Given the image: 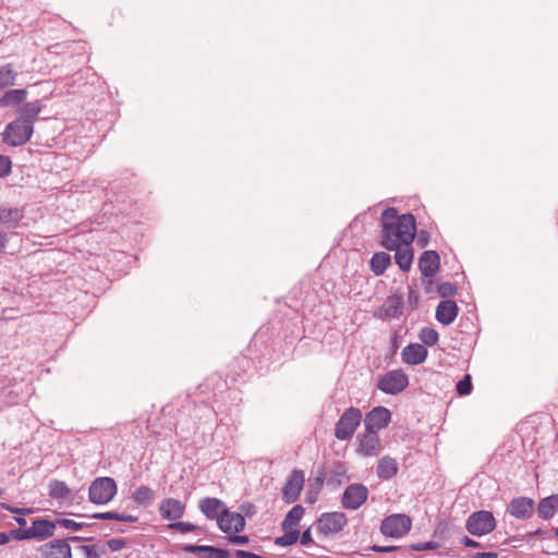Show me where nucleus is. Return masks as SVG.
Instances as JSON below:
<instances>
[{"mask_svg":"<svg viewBox=\"0 0 558 558\" xmlns=\"http://www.w3.org/2000/svg\"><path fill=\"white\" fill-rule=\"evenodd\" d=\"M380 245L387 251L409 246L416 234V218L413 214L399 215L396 207H387L380 215Z\"/></svg>","mask_w":558,"mask_h":558,"instance_id":"obj_1","label":"nucleus"},{"mask_svg":"<svg viewBox=\"0 0 558 558\" xmlns=\"http://www.w3.org/2000/svg\"><path fill=\"white\" fill-rule=\"evenodd\" d=\"M41 110L43 104L39 99L17 107L15 119L9 122L0 134L1 142L10 147H21L27 144L34 134L35 122Z\"/></svg>","mask_w":558,"mask_h":558,"instance_id":"obj_2","label":"nucleus"},{"mask_svg":"<svg viewBox=\"0 0 558 558\" xmlns=\"http://www.w3.org/2000/svg\"><path fill=\"white\" fill-rule=\"evenodd\" d=\"M57 520L51 521L45 518L33 520L32 525L27 529H14L10 531L12 538L16 541L37 539L44 541L54 534Z\"/></svg>","mask_w":558,"mask_h":558,"instance_id":"obj_3","label":"nucleus"},{"mask_svg":"<svg viewBox=\"0 0 558 558\" xmlns=\"http://www.w3.org/2000/svg\"><path fill=\"white\" fill-rule=\"evenodd\" d=\"M117 492L118 486L112 477H97L89 486L88 498L92 504L107 505L114 498Z\"/></svg>","mask_w":558,"mask_h":558,"instance_id":"obj_4","label":"nucleus"},{"mask_svg":"<svg viewBox=\"0 0 558 558\" xmlns=\"http://www.w3.org/2000/svg\"><path fill=\"white\" fill-rule=\"evenodd\" d=\"M362 421V411L350 407L344 410L335 426V437L339 440H349L353 437Z\"/></svg>","mask_w":558,"mask_h":558,"instance_id":"obj_5","label":"nucleus"},{"mask_svg":"<svg viewBox=\"0 0 558 558\" xmlns=\"http://www.w3.org/2000/svg\"><path fill=\"white\" fill-rule=\"evenodd\" d=\"M409 386V377L403 369H392L379 376L376 387L386 395L396 396Z\"/></svg>","mask_w":558,"mask_h":558,"instance_id":"obj_6","label":"nucleus"},{"mask_svg":"<svg viewBox=\"0 0 558 558\" xmlns=\"http://www.w3.org/2000/svg\"><path fill=\"white\" fill-rule=\"evenodd\" d=\"M496 527V520L490 511L478 510L473 512L465 522L466 531L473 536H483L493 532Z\"/></svg>","mask_w":558,"mask_h":558,"instance_id":"obj_7","label":"nucleus"},{"mask_svg":"<svg viewBox=\"0 0 558 558\" xmlns=\"http://www.w3.org/2000/svg\"><path fill=\"white\" fill-rule=\"evenodd\" d=\"M412 527V520L408 514L395 513L386 517L380 524V532L385 536L399 538L407 535Z\"/></svg>","mask_w":558,"mask_h":558,"instance_id":"obj_8","label":"nucleus"},{"mask_svg":"<svg viewBox=\"0 0 558 558\" xmlns=\"http://www.w3.org/2000/svg\"><path fill=\"white\" fill-rule=\"evenodd\" d=\"M368 494V488L364 484H350L342 494L341 505L347 510H356L366 502Z\"/></svg>","mask_w":558,"mask_h":558,"instance_id":"obj_9","label":"nucleus"},{"mask_svg":"<svg viewBox=\"0 0 558 558\" xmlns=\"http://www.w3.org/2000/svg\"><path fill=\"white\" fill-rule=\"evenodd\" d=\"M348 519L345 513L340 511L325 512L317 520L316 529L324 535L336 534L343 530Z\"/></svg>","mask_w":558,"mask_h":558,"instance_id":"obj_10","label":"nucleus"},{"mask_svg":"<svg viewBox=\"0 0 558 558\" xmlns=\"http://www.w3.org/2000/svg\"><path fill=\"white\" fill-rule=\"evenodd\" d=\"M391 421V411L383 405L373 408L364 418L365 430L374 434L386 428Z\"/></svg>","mask_w":558,"mask_h":558,"instance_id":"obj_11","label":"nucleus"},{"mask_svg":"<svg viewBox=\"0 0 558 558\" xmlns=\"http://www.w3.org/2000/svg\"><path fill=\"white\" fill-rule=\"evenodd\" d=\"M304 485V472L301 470H293L282 487V499L287 504L295 502L301 494Z\"/></svg>","mask_w":558,"mask_h":558,"instance_id":"obj_12","label":"nucleus"},{"mask_svg":"<svg viewBox=\"0 0 558 558\" xmlns=\"http://www.w3.org/2000/svg\"><path fill=\"white\" fill-rule=\"evenodd\" d=\"M381 450V444L377 433H365L357 435L356 452L363 457L377 456Z\"/></svg>","mask_w":558,"mask_h":558,"instance_id":"obj_13","label":"nucleus"},{"mask_svg":"<svg viewBox=\"0 0 558 558\" xmlns=\"http://www.w3.org/2000/svg\"><path fill=\"white\" fill-rule=\"evenodd\" d=\"M44 558H72L71 546L65 539H53L38 548Z\"/></svg>","mask_w":558,"mask_h":558,"instance_id":"obj_14","label":"nucleus"},{"mask_svg":"<svg viewBox=\"0 0 558 558\" xmlns=\"http://www.w3.org/2000/svg\"><path fill=\"white\" fill-rule=\"evenodd\" d=\"M245 518L242 513L223 510L218 527L226 534L240 533L245 529Z\"/></svg>","mask_w":558,"mask_h":558,"instance_id":"obj_15","label":"nucleus"},{"mask_svg":"<svg viewBox=\"0 0 558 558\" xmlns=\"http://www.w3.org/2000/svg\"><path fill=\"white\" fill-rule=\"evenodd\" d=\"M180 549L187 554H196L203 558H230V551L211 545L182 544Z\"/></svg>","mask_w":558,"mask_h":558,"instance_id":"obj_16","label":"nucleus"},{"mask_svg":"<svg viewBox=\"0 0 558 558\" xmlns=\"http://www.w3.org/2000/svg\"><path fill=\"white\" fill-rule=\"evenodd\" d=\"M440 268V256L437 251H424L418 257V269L423 277L433 278Z\"/></svg>","mask_w":558,"mask_h":558,"instance_id":"obj_17","label":"nucleus"},{"mask_svg":"<svg viewBox=\"0 0 558 558\" xmlns=\"http://www.w3.org/2000/svg\"><path fill=\"white\" fill-rule=\"evenodd\" d=\"M198 509L208 520H216L219 525V520L223 510H227L226 504L216 497H205L198 500Z\"/></svg>","mask_w":558,"mask_h":558,"instance_id":"obj_18","label":"nucleus"},{"mask_svg":"<svg viewBox=\"0 0 558 558\" xmlns=\"http://www.w3.org/2000/svg\"><path fill=\"white\" fill-rule=\"evenodd\" d=\"M185 512V505L175 498H165L159 505V513L162 519L177 522Z\"/></svg>","mask_w":558,"mask_h":558,"instance_id":"obj_19","label":"nucleus"},{"mask_svg":"<svg viewBox=\"0 0 558 558\" xmlns=\"http://www.w3.org/2000/svg\"><path fill=\"white\" fill-rule=\"evenodd\" d=\"M507 511L517 519H529L534 511V500L530 497H515L509 502Z\"/></svg>","mask_w":558,"mask_h":558,"instance_id":"obj_20","label":"nucleus"},{"mask_svg":"<svg viewBox=\"0 0 558 558\" xmlns=\"http://www.w3.org/2000/svg\"><path fill=\"white\" fill-rule=\"evenodd\" d=\"M428 350L421 343H410L401 352L403 363L409 365H418L425 362Z\"/></svg>","mask_w":558,"mask_h":558,"instance_id":"obj_21","label":"nucleus"},{"mask_svg":"<svg viewBox=\"0 0 558 558\" xmlns=\"http://www.w3.org/2000/svg\"><path fill=\"white\" fill-rule=\"evenodd\" d=\"M459 313L457 303L452 300H442L436 307V319L444 326L451 325Z\"/></svg>","mask_w":558,"mask_h":558,"instance_id":"obj_22","label":"nucleus"},{"mask_svg":"<svg viewBox=\"0 0 558 558\" xmlns=\"http://www.w3.org/2000/svg\"><path fill=\"white\" fill-rule=\"evenodd\" d=\"M28 92L25 88L5 90L0 97V108H13L15 106H23L24 104H27L25 101Z\"/></svg>","mask_w":558,"mask_h":558,"instance_id":"obj_23","label":"nucleus"},{"mask_svg":"<svg viewBox=\"0 0 558 558\" xmlns=\"http://www.w3.org/2000/svg\"><path fill=\"white\" fill-rule=\"evenodd\" d=\"M399 465L395 458L384 456L378 460L376 473L380 480L389 481L398 474Z\"/></svg>","mask_w":558,"mask_h":558,"instance_id":"obj_24","label":"nucleus"},{"mask_svg":"<svg viewBox=\"0 0 558 558\" xmlns=\"http://www.w3.org/2000/svg\"><path fill=\"white\" fill-rule=\"evenodd\" d=\"M325 475H326L325 466L322 465L317 470L316 477L313 478V480H310L308 489H307L306 495H305V502L306 504L313 505V504H315L317 501L319 492L323 488V485H324V482H325Z\"/></svg>","mask_w":558,"mask_h":558,"instance_id":"obj_25","label":"nucleus"},{"mask_svg":"<svg viewBox=\"0 0 558 558\" xmlns=\"http://www.w3.org/2000/svg\"><path fill=\"white\" fill-rule=\"evenodd\" d=\"M558 512V494L547 496L537 505V515L543 520L551 519Z\"/></svg>","mask_w":558,"mask_h":558,"instance_id":"obj_26","label":"nucleus"},{"mask_svg":"<svg viewBox=\"0 0 558 558\" xmlns=\"http://www.w3.org/2000/svg\"><path fill=\"white\" fill-rule=\"evenodd\" d=\"M392 252H396L395 262L399 266L400 270L403 272L409 271L414 259V251L411 245L404 247L398 246V248H395Z\"/></svg>","mask_w":558,"mask_h":558,"instance_id":"obj_27","label":"nucleus"},{"mask_svg":"<svg viewBox=\"0 0 558 558\" xmlns=\"http://www.w3.org/2000/svg\"><path fill=\"white\" fill-rule=\"evenodd\" d=\"M403 306V294H393L388 296L384 304L385 316L389 318H397L401 316Z\"/></svg>","mask_w":558,"mask_h":558,"instance_id":"obj_28","label":"nucleus"},{"mask_svg":"<svg viewBox=\"0 0 558 558\" xmlns=\"http://www.w3.org/2000/svg\"><path fill=\"white\" fill-rule=\"evenodd\" d=\"M391 265V256L386 252H376L369 259V268L376 276L385 274Z\"/></svg>","mask_w":558,"mask_h":558,"instance_id":"obj_29","label":"nucleus"},{"mask_svg":"<svg viewBox=\"0 0 558 558\" xmlns=\"http://www.w3.org/2000/svg\"><path fill=\"white\" fill-rule=\"evenodd\" d=\"M347 466L341 461H335L329 470V476L325 480L327 485L339 487L342 485L343 478L347 477Z\"/></svg>","mask_w":558,"mask_h":558,"instance_id":"obj_30","label":"nucleus"},{"mask_svg":"<svg viewBox=\"0 0 558 558\" xmlns=\"http://www.w3.org/2000/svg\"><path fill=\"white\" fill-rule=\"evenodd\" d=\"M17 72L15 71L12 63H5L0 66V90H4L13 85H15V81L17 77Z\"/></svg>","mask_w":558,"mask_h":558,"instance_id":"obj_31","label":"nucleus"},{"mask_svg":"<svg viewBox=\"0 0 558 558\" xmlns=\"http://www.w3.org/2000/svg\"><path fill=\"white\" fill-rule=\"evenodd\" d=\"M132 499L137 505L148 506L155 499V492L146 485H141L133 492Z\"/></svg>","mask_w":558,"mask_h":558,"instance_id":"obj_32","label":"nucleus"},{"mask_svg":"<svg viewBox=\"0 0 558 558\" xmlns=\"http://www.w3.org/2000/svg\"><path fill=\"white\" fill-rule=\"evenodd\" d=\"M90 518L99 519V520H117V521L130 522V523H135L138 521L137 515L119 513L117 511L96 512V513L92 514Z\"/></svg>","mask_w":558,"mask_h":558,"instance_id":"obj_33","label":"nucleus"},{"mask_svg":"<svg viewBox=\"0 0 558 558\" xmlns=\"http://www.w3.org/2000/svg\"><path fill=\"white\" fill-rule=\"evenodd\" d=\"M304 508L301 505H295L287 514L286 518L281 524L282 530L287 531L288 529H291L293 526H296L303 514H304Z\"/></svg>","mask_w":558,"mask_h":558,"instance_id":"obj_34","label":"nucleus"},{"mask_svg":"<svg viewBox=\"0 0 558 558\" xmlns=\"http://www.w3.org/2000/svg\"><path fill=\"white\" fill-rule=\"evenodd\" d=\"M23 218L22 211L14 207L0 206V223H17Z\"/></svg>","mask_w":558,"mask_h":558,"instance_id":"obj_35","label":"nucleus"},{"mask_svg":"<svg viewBox=\"0 0 558 558\" xmlns=\"http://www.w3.org/2000/svg\"><path fill=\"white\" fill-rule=\"evenodd\" d=\"M70 495V488L63 481L52 480L49 483V496L53 499H65Z\"/></svg>","mask_w":558,"mask_h":558,"instance_id":"obj_36","label":"nucleus"},{"mask_svg":"<svg viewBox=\"0 0 558 558\" xmlns=\"http://www.w3.org/2000/svg\"><path fill=\"white\" fill-rule=\"evenodd\" d=\"M418 339L421 340V344L426 347L435 345L439 340V333L435 328L432 327H423L420 330Z\"/></svg>","mask_w":558,"mask_h":558,"instance_id":"obj_37","label":"nucleus"},{"mask_svg":"<svg viewBox=\"0 0 558 558\" xmlns=\"http://www.w3.org/2000/svg\"><path fill=\"white\" fill-rule=\"evenodd\" d=\"M300 531L298 529L286 531L282 536L276 537L275 544L281 547H288L295 544L299 541Z\"/></svg>","mask_w":558,"mask_h":558,"instance_id":"obj_38","label":"nucleus"},{"mask_svg":"<svg viewBox=\"0 0 558 558\" xmlns=\"http://www.w3.org/2000/svg\"><path fill=\"white\" fill-rule=\"evenodd\" d=\"M436 291L440 298L449 300L448 298H452L458 294V287L453 282H442L437 286Z\"/></svg>","mask_w":558,"mask_h":558,"instance_id":"obj_39","label":"nucleus"},{"mask_svg":"<svg viewBox=\"0 0 558 558\" xmlns=\"http://www.w3.org/2000/svg\"><path fill=\"white\" fill-rule=\"evenodd\" d=\"M168 529L169 530H173V531H178L180 533H190V532H196V531H201V526L194 524V523H191V522H185V521H177V522H171L169 525H168Z\"/></svg>","mask_w":558,"mask_h":558,"instance_id":"obj_40","label":"nucleus"},{"mask_svg":"<svg viewBox=\"0 0 558 558\" xmlns=\"http://www.w3.org/2000/svg\"><path fill=\"white\" fill-rule=\"evenodd\" d=\"M473 384L470 374H465L456 386L457 393L461 397L469 396L472 392Z\"/></svg>","mask_w":558,"mask_h":558,"instance_id":"obj_41","label":"nucleus"},{"mask_svg":"<svg viewBox=\"0 0 558 558\" xmlns=\"http://www.w3.org/2000/svg\"><path fill=\"white\" fill-rule=\"evenodd\" d=\"M440 547V543L435 541L411 544L408 548L413 551L434 550Z\"/></svg>","mask_w":558,"mask_h":558,"instance_id":"obj_42","label":"nucleus"},{"mask_svg":"<svg viewBox=\"0 0 558 558\" xmlns=\"http://www.w3.org/2000/svg\"><path fill=\"white\" fill-rule=\"evenodd\" d=\"M57 525L63 526L69 530L78 531L85 526H89L90 524L84 523V522H76L71 519L62 518V519H57Z\"/></svg>","mask_w":558,"mask_h":558,"instance_id":"obj_43","label":"nucleus"},{"mask_svg":"<svg viewBox=\"0 0 558 558\" xmlns=\"http://www.w3.org/2000/svg\"><path fill=\"white\" fill-rule=\"evenodd\" d=\"M12 172V160L9 156L0 155V178H5Z\"/></svg>","mask_w":558,"mask_h":558,"instance_id":"obj_44","label":"nucleus"},{"mask_svg":"<svg viewBox=\"0 0 558 558\" xmlns=\"http://www.w3.org/2000/svg\"><path fill=\"white\" fill-rule=\"evenodd\" d=\"M420 301V295L417 290L415 289V284L409 286L408 291V304L409 306L414 310L417 307Z\"/></svg>","mask_w":558,"mask_h":558,"instance_id":"obj_45","label":"nucleus"},{"mask_svg":"<svg viewBox=\"0 0 558 558\" xmlns=\"http://www.w3.org/2000/svg\"><path fill=\"white\" fill-rule=\"evenodd\" d=\"M416 245L421 248L426 247L430 242V233L427 230H420L416 234Z\"/></svg>","mask_w":558,"mask_h":558,"instance_id":"obj_46","label":"nucleus"},{"mask_svg":"<svg viewBox=\"0 0 558 558\" xmlns=\"http://www.w3.org/2000/svg\"><path fill=\"white\" fill-rule=\"evenodd\" d=\"M223 539L235 545H246L250 542V537L247 535H236V533H231L223 537Z\"/></svg>","mask_w":558,"mask_h":558,"instance_id":"obj_47","label":"nucleus"},{"mask_svg":"<svg viewBox=\"0 0 558 558\" xmlns=\"http://www.w3.org/2000/svg\"><path fill=\"white\" fill-rule=\"evenodd\" d=\"M78 550L83 551L86 558H99V554L97 551V547L95 545H80L77 547Z\"/></svg>","mask_w":558,"mask_h":558,"instance_id":"obj_48","label":"nucleus"},{"mask_svg":"<svg viewBox=\"0 0 558 558\" xmlns=\"http://www.w3.org/2000/svg\"><path fill=\"white\" fill-rule=\"evenodd\" d=\"M108 547L111 551H119L126 546L124 538H111L107 542Z\"/></svg>","mask_w":558,"mask_h":558,"instance_id":"obj_49","label":"nucleus"},{"mask_svg":"<svg viewBox=\"0 0 558 558\" xmlns=\"http://www.w3.org/2000/svg\"><path fill=\"white\" fill-rule=\"evenodd\" d=\"M460 544H462L463 546L465 547H472V548H481L483 547L482 543L466 536V535H463L461 538H460Z\"/></svg>","mask_w":558,"mask_h":558,"instance_id":"obj_50","label":"nucleus"},{"mask_svg":"<svg viewBox=\"0 0 558 558\" xmlns=\"http://www.w3.org/2000/svg\"><path fill=\"white\" fill-rule=\"evenodd\" d=\"M369 549L375 553H391V551L401 549V547L392 546V545H390V546L373 545L369 547Z\"/></svg>","mask_w":558,"mask_h":558,"instance_id":"obj_51","label":"nucleus"},{"mask_svg":"<svg viewBox=\"0 0 558 558\" xmlns=\"http://www.w3.org/2000/svg\"><path fill=\"white\" fill-rule=\"evenodd\" d=\"M234 557L235 558H265L260 555H257L252 551L244 550V549H236L234 551Z\"/></svg>","mask_w":558,"mask_h":558,"instance_id":"obj_52","label":"nucleus"},{"mask_svg":"<svg viewBox=\"0 0 558 558\" xmlns=\"http://www.w3.org/2000/svg\"><path fill=\"white\" fill-rule=\"evenodd\" d=\"M299 539L303 546H308L310 544H312L314 541L312 538L311 529L308 527L305 531H303V533L300 534Z\"/></svg>","mask_w":558,"mask_h":558,"instance_id":"obj_53","label":"nucleus"},{"mask_svg":"<svg viewBox=\"0 0 558 558\" xmlns=\"http://www.w3.org/2000/svg\"><path fill=\"white\" fill-rule=\"evenodd\" d=\"M2 507L12 513H17V514H22V515L26 514V513H32L34 511L31 508H16V507H12V506L5 505V504H2Z\"/></svg>","mask_w":558,"mask_h":558,"instance_id":"obj_54","label":"nucleus"},{"mask_svg":"<svg viewBox=\"0 0 558 558\" xmlns=\"http://www.w3.org/2000/svg\"><path fill=\"white\" fill-rule=\"evenodd\" d=\"M241 510H242V514L245 517H252L255 514L256 510H255V506L251 502H245L243 505H241Z\"/></svg>","mask_w":558,"mask_h":558,"instance_id":"obj_55","label":"nucleus"},{"mask_svg":"<svg viewBox=\"0 0 558 558\" xmlns=\"http://www.w3.org/2000/svg\"><path fill=\"white\" fill-rule=\"evenodd\" d=\"M529 537L533 538V537H543V538H551V534L549 531H544L542 529H537L533 532H530L527 534Z\"/></svg>","mask_w":558,"mask_h":558,"instance_id":"obj_56","label":"nucleus"},{"mask_svg":"<svg viewBox=\"0 0 558 558\" xmlns=\"http://www.w3.org/2000/svg\"><path fill=\"white\" fill-rule=\"evenodd\" d=\"M472 558H498V554L494 551H480L474 554Z\"/></svg>","mask_w":558,"mask_h":558,"instance_id":"obj_57","label":"nucleus"},{"mask_svg":"<svg viewBox=\"0 0 558 558\" xmlns=\"http://www.w3.org/2000/svg\"><path fill=\"white\" fill-rule=\"evenodd\" d=\"M424 290H425V293H427V294H429L434 291L433 278H427V280L424 281Z\"/></svg>","mask_w":558,"mask_h":558,"instance_id":"obj_58","label":"nucleus"},{"mask_svg":"<svg viewBox=\"0 0 558 558\" xmlns=\"http://www.w3.org/2000/svg\"><path fill=\"white\" fill-rule=\"evenodd\" d=\"M8 242V234L4 231L0 230V253H2L5 248Z\"/></svg>","mask_w":558,"mask_h":558,"instance_id":"obj_59","label":"nucleus"},{"mask_svg":"<svg viewBox=\"0 0 558 558\" xmlns=\"http://www.w3.org/2000/svg\"><path fill=\"white\" fill-rule=\"evenodd\" d=\"M66 541H68V543H69V542H72V543H77V542H90V541H94V537L71 536V537H69Z\"/></svg>","mask_w":558,"mask_h":558,"instance_id":"obj_60","label":"nucleus"},{"mask_svg":"<svg viewBox=\"0 0 558 558\" xmlns=\"http://www.w3.org/2000/svg\"><path fill=\"white\" fill-rule=\"evenodd\" d=\"M11 537L12 536L10 535V532H0V545H5L7 543H9Z\"/></svg>","mask_w":558,"mask_h":558,"instance_id":"obj_61","label":"nucleus"},{"mask_svg":"<svg viewBox=\"0 0 558 558\" xmlns=\"http://www.w3.org/2000/svg\"><path fill=\"white\" fill-rule=\"evenodd\" d=\"M16 523L20 525L19 529H26V524H27V521L24 517H22V514H20L19 517H15L14 518Z\"/></svg>","mask_w":558,"mask_h":558,"instance_id":"obj_62","label":"nucleus"},{"mask_svg":"<svg viewBox=\"0 0 558 558\" xmlns=\"http://www.w3.org/2000/svg\"><path fill=\"white\" fill-rule=\"evenodd\" d=\"M398 350V341L397 336L393 337V343H392V352L396 353Z\"/></svg>","mask_w":558,"mask_h":558,"instance_id":"obj_63","label":"nucleus"},{"mask_svg":"<svg viewBox=\"0 0 558 558\" xmlns=\"http://www.w3.org/2000/svg\"><path fill=\"white\" fill-rule=\"evenodd\" d=\"M554 533H555V537L558 538V526L556 529H554Z\"/></svg>","mask_w":558,"mask_h":558,"instance_id":"obj_64","label":"nucleus"}]
</instances>
